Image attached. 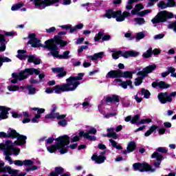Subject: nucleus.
<instances>
[{"label": "nucleus", "mask_w": 176, "mask_h": 176, "mask_svg": "<svg viewBox=\"0 0 176 176\" xmlns=\"http://www.w3.org/2000/svg\"><path fill=\"white\" fill-rule=\"evenodd\" d=\"M56 45H60V46H65L67 41H64L61 39V37L56 36L54 40H48L45 41V47L51 50V53H48V56H53L57 58H63L67 60L69 58V51H65L62 55L58 54V50Z\"/></svg>", "instance_id": "nucleus-1"}, {"label": "nucleus", "mask_w": 176, "mask_h": 176, "mask_svg": "<svg viewBox=\"0 0 176 176\" xmlns=\"http://www.w3.org/2000/svg\"><path fill=\"white\" fill-rule=\"evenodd\" d=\"M84 74H79L78 76L72 77L66 79L67 84H64L61 85H56L54 87V91L56 94H60L64 91H74L76 90L78 86L80 85V82L78 80H82V78L84 76Z\"/></svg>", "instance_id": "nucleus-2"}, {"label": "nucleus", "mask_w": 176, "mask_h": 176, "mask_svg": "<svg viewBox=\"0 0 176 176\" xmlns=\"http://www.w3.org/2000/svg\"><path fill=\"white\" fill-rule=\"evenodd\" d=\"M56 141H58L56 144L47 147L48 152L54 153L55 151L60 149L62 155L67 153L68 150L65 148V145H68L69 144V137L67 135L60 136L56 139Z\"/></svg>", "instance_id": "nucleus-3"}, {"label": "nucleus", "mask_w": 176, "mask_h": 176, "mask_svg": "<svg viewBox=\"0 0 176 176\" xmlns=\"http://www.w3.org/2000/svg\"><path fill=\"white\" fill-rule=\"evenodd\" d=\"M0 149L4 151L5 160H8L10 164H13L12 158L10 157L13 153L14 155H19L20 153V148H16L13 146V142L10 140H7L6 144H0Z\"/></svg>", "instance_id": "nucleus-4"}, {"label": "nucleus", "mask_w": 176, "mask_h": 176, "mask_svg": "<svg viewBox=\"0 0 176 176\" xmlns=\"http://www.w3.org/2000/svg\"><path fill=\"white\" fill-rule=\"evenodd\" d=\"M39 75L41 72L34 68L25 69V71L21 72L19 74L13 73L12 78L14 79L11 80V83H17L18 80H24V79H27L30 75Z\"/></svg>", "instance_id": "nucleus-5"}, {"label": "nucleus", "mask_w": 176, "mask_h": 176, "mask_svg": "<svg viewBox=\"0 0 176 176\" xmlns=\"http://www.w3.org/2000/svg\"><path fill=\"white\" fill-rule=\"evenodd\" d=\"M17 138V140L14 142V145H24L25 144V140L27 137L24 135H20L16 131L13 129H9L8 133L0 132V138Z\"/></svg>", "instance_id": "nucleus-6"}, {"label": "nucleus", "mask_w": 176, "mask_h": 176, "mask_svg": "<svg viewBox=\"0 0 176 176\" xmlns=\"http://www.w3.org/2000/svg\"><path fill=\"white\" fill-rule=\"evenodd\" d=\"M131 14L127 11H124L122 14V11L118 10L115 12L112 10H107L105 14V17L107 19H116V21H124L126 17H129Z\"/></svg>", "instance_id": "nucleus-7"}, {"label": "nucleus", "mask_w": 176, "mask_h": 176, "mask_svg": "<svg viewBox=\"0 0 176 176\" xmlns=\"http://www.w3.org/2000/svg\"><path fill=\"white\" fill-rule=\"evenodd\" d=\"M32 1L34 5L36 8H38L39 9H45L47 6H50L53 5V3H56L58 2L60 0H30ZM71 3V0H64L63 4V5H69Z\"/></svg>", "instance_id": "nucleus-8"}, {"label": "nucleus", "mask_w": 176, "mask_h": 176, "mask_svg": "<svg viewBox=\"0 0 176 176\" xmlns=\"http://www.w3.org/2000/svg\"><path fill=\"white\" fill-rule=\"evenodd\" d=\"M27 52L24 50H18V55L17 58H19V60H25L28 58V63H34L36 65H38V64H41V59L39 58H37L34 55L31 56H27L25 54Z\"/></svg>", "instance_id": "nucleus-9"}, {"label": "nucleus", "mask_w": 176, "mask_h": 176, "mask_svg": "<svg viewBox=\"0 0 176 176\" xmlns=\"http://www.w3.org/2000/svg\"><path fill=\"white\" fill-rule=\"evenodd\" d=\"M174 15L171 12H168L167 11H162L157 14L155 16L154 19L151 20L153 24H156L157 23H164L167 19H173Z\"/></svg>", "instance_id": "nucleus-10"}, {"label": "nucleus", "mask_w": 176, "mask_h": 176, "mask_svg": "<svg viewBox=\"0 0 176 176\" xmlns=\"http://www.w3.org/2000/svg\"><path fill=\"white\" fill-rule=\"evenodd\" d=\"M113 52L112 57L114 58V60H118L120 56L124 57V58H129V57H137L138 54H140L138 52L135 51H127L124 53L122 54L121 51H111Z\"/></svg>", "instance_id": "nucleus-11"}, {"label": "nucleus", "mask_w": 176, "mask_h": 176, "mask_svg": "<svg viewBox=\"0 0 176 176\" xmlns=\"http://www.w3.org/2000/svg\"><path fill=\"white\" fill-rule=\"evenodd\" d=\"M176 96V91L172 92L168 94V92L161 93L158 95V98L162 104H166V102H171L173 101V97Z\"/></svg>", "instance_id": "nucleus-12"}, {"label": "nucleus", "mask_w": 176, "mask_h": 176, "mask_svg": "<svg viewBox=\"0 0 176 176\" xmlns=\"http://www.w3.org/2000/svg\"><path fill=\"white\" fill-rule=\"evenodd\" d=\"M133 168L134 170L140 171L141 173L144 171H155V170H153L151 167V165L148 164H140V163H135L133 164Z\"/></svg>", "instance_id": "nucleus-13"}, {"label": "nucleus", "mask_w": 176, "mask_h": 176, "mask_svg": "<svg viewBox=\"0 0 176 176\" xmlns=\"http://www.w3.org/2000/svg\"><path fill=\"white\" fill-rule=\"evenodd\" d=\"M96 133H97V129L91 127L87 133H85L84 131H80L79 135L80 137H84V138L94 141L96 140V136H91L90 134H96Z\"/></svg>", "instance_id": "nucleus-14"}, {"label": "nucleus", "mask_w": 176, "mask_h": 176, "mask_svg": "<svg viewBox=\"0 0 176 176\" xmlns=\"http://www.w3.org/2000/svg\"><path fill=\"white\" fill-rule=\"evenodd\" d=\"M155 69H156V65H151L144 68L142 71L139 72L138 73V75L142 76V78H145V76H146L148 74L153 72Z\"/></svg>", "instance_id": "nucleus-15"}, {"label": "nucleus", "mask_w": 176, "mask_h": 176, "mask_svg": "<svg viewBox=\"0 0 176 176\" xmlns=\"http://www.w3.org/2000/svg\"><path fill=\"white\" fill-rule=\"evenodd\" d=\"M56 109H57V106H56V104H53L52 105V112L50 115H47L45 116L46 119L50 118V119H54L56 118V119H64V118H65V115H60L58 113H54V111H56Z\"/></svg>", "instance_id": "nucleus-16"}, {"label": "nucleus", "mask_w": 176, "mask_h": 176, "mask_svg": "<svg viewBox=\"0 0 176 176\" xmlns=\"http://www.w3.org/2000/svg\"><path fill=\"white\" fill-rule=\"evenodd\" d=\"M29 38L30 41L28 43L32 45V47H39L42 46V44H41V41L37 40L36 38H35V34H30Z\"/></svg>", "instance_id": "nucleus-17"}, {"label": "nucleus", "mask_w": 176, "mask_h": 176, "mask_svg": "<svg viewBox=\"0 0 176 176\" xmlns=\"http://www.w3.org/2000/svg\"><path fill=\"white\" fill-rule=\"evenodd\" d=\"M175 0H168V3H164V1H160L158 3V8L161 9H166V8H174L175 6Z\"/></svg>", "instance_id": "nucleus-18"}, {"label": "nucleus", "mask_w": 176, "mask_h": 176, "mask_svg": "<svg viewBox=\"0 0 176 176\" xmlns=\"http://www.w3.org/2000/svg\"><path fill=\"white\" fill-rule=\"evenodd\" d=\"M114 85H118L119 86H121L123 89H127V86L131 87L132 82L131 80H126L125 82H122L121 79H116L113 81Z\"/></svg>", "instance_id": "nucleus-19"}, {"label": "nucleus", "mask_w": 176, "mask_h": 176, "mask_svg": "<svg viewBox=\"0 0 176 176\" xmlns=\"http://www.w3.org/2000/svg\"><path fill=\"white\" fill-rule=\"evenodd\" d=\"M32 110L37 111V114H36L34 118L32 119V123H38L41 118V113H43L45 112V109L33 108Z\"/></svg>", "instance_id": "nucleus-20"}, {"label": "nucleus", "mask_w": 176, "mask_h": 176, "mask_svg": "<svg viewBox=\"0 0 176 176\" xmlns=\"http://www.w3.org/2000/svg\"><path fill=\"white\" fill-rule=\"evenodd\" d=\"M122 76V70L118 69V70H111L110 71L106 76V78H120Z\"/></svg>", "instance_id": "nucleus-21"}, {"label": "nucleus", "mask_w": 176, "mask_h": 176, "mask_svg": "<svg viewBox=\"0 0 176 176\" xmlns=\"http://www.w3.org/2000/svg\"><path fill=\"white\" fill-rule=\"evenodd\" d=\"M9 111H10V109L0 106V120H2L3 119H8Z\"/></svg>", "instance_id": "nucleus-22"}, {"label": "nucleus", "mask_w": 176, "mask_h": 176, "mask_svg": "<svg viewBox=\"0 0 176 176\" xmlns=\"http://www.w3.org/2000/svg\"><path fill=\"white\" fill-rule=\"evenodd\" d=\"M52 70L54 73L58 74V78H63L67 75V72L63 67L52 68Z\"/></svg>", "instance_id": "nucleus-23"}, {"label": "nucleus", "mask_w": 176, "mask_h": 176, "mask_svg": "<svg viewBox=\"0 0 176 176\" xmlns=\"http://www.w3.org/2000/svg\"><path fill=\"white\" fill-rule=\"evenodd\" d=\"M153 87H159L160 89H168L170 85L166 84L164 81L154 82L152 83Z\"/></svg>", "instance_id": "nucleus-24"}, {"label": "nucleus", "mask_w": 176, "mask_h": 176, "mask_svg": "<svg viewBox=\"0 0 176 176\" xmlns=\"http://www.w3.org/2000/svg\"><path fill=\"white\" fill-rule=\"evenodd\" d=\"M152 159H156L157 160V162L154 163L155 167H159L160 166V162L162 159H163V156L160 155L157 152H155L152 155H151Z\"/></svg>", "instance_id": "nucleus-25"}, {"label": "nucleus", "mask_w": 176, "mask_h": 176, "mask_svg": "<svg viewBox=\"0 0 176 176\" xmlns=\"http://www.w3.org/2000/svg\"><path fill=\"white\" fill-rule=\"evenodd\" d=\"M91 160H94L98 164H101V163H104V162H105L107 158L105 157L102 156V155L98 156L96 155H94L91 157Z\"/></svg>", "instance_id": "nucleus-26"}, {"label": "nucleus", "mask_w": 176, "mask_h": 176, "mask_svg": "<svg viewBox=\"0 0 176 176\" xmlns=\"http://www.w3.org/2000/svg\"><path fill=\"white\" fill-rule=\"evenodd\" d=\"M104 57V52H100L98 53L94 54L93 56H87V58H91L92 61L96 60H98V58H103Z\"/></svg>", "instance_id": "nucleus-27"}, {"label": "nucleus", "mask_w": 176, "mask_h": 176, "mask_svg": "<svg viewBox=\"0 0 176 176\" xmlns=\"http://www.w3.org/2000/svg\"><path fill=\"white\" fill-rule=\"evenodd\" d=\"M107 131H108L107 137L113 138L114 140H117L118 135L116 134V133H115L114 128L107 129Z\"/></svg>", "instance_id": "nucleus-28"}, {"label": "nucleus", "mask_w": 176, "mask_h": 176, "mask_svg": "<svg viewBox=\"0 0 176 176\" xmlns=\"http://www.w3.org/2000/svg\"><path fill=\"white\" fill-rule=\"evenodd\" d=\"M107 102H119L120 99L116 95H113V96H108L106 98Z\"/></svg>", "instance_id": "nucleus-29"}, {"label": "nucleus", "mask_w": 176, "mask_h": 176, "mask_svg": "<svg viewBox=\"0 0 176 176\" xmlns=\"http://www.w3.org/2000/svg\"><path fill=\"white\" fill-rule=\"evenodd\" d=\"M0 52H5L6 50V45H5V37L2 34H0Z\"/></svg>", "instance_id": "nucleus-30"}, {"label": "nucleus", "mask_w": 176, "mask_h": 176, "mask_svg": "<svg viewBox=\"0 0 176 176\" xmlns=\"http://www.w3.org/2000/svg\"><path fill=\"white\" fill-rule=\"evenodd\" d=\"M142 9H144V6H142V4H138L135 6V9L131 10V13L132 14L138 15V12H140V10H142Z\"/></svg>", "instance_id": "nucleus-31"}, {"label": "nucleus", "mask_w": 176, "mask_h": 176, "mask_svg": "<svg viewBox=\"0 0 176 176\" xmlns=\"http://www.w3.org/2000/svg\"><path fill=\"white\" fill-rule=\"evenodd\" d=\"M136 146H135V143L134 142H130L128 144V146L126 148L127 151L129 152V153L133 152L134 151V149H135Z\"/></svg>", "instance_id": "nucleus-32"}, {"label": "nucleus", "mask_w": 176, "mask_h": 176, "mask_svg": "<svg viewBox=\"0 0 176 176\" xmlns=\"http://www.w3.org/2000/svg\"><path fill=\"white\" fill-rule=\"evenodd\" d=\"M156 129H157V126H151L149 130L144 133L145 137H149L152 134V133H153L155 130H156Z\"/></svg>", "instance_id": "nucleus-33"}, {"label": "nucleus", "mask_w": 176, "mask_h": 176, "mask_svg": "<svg viewBox=\"0 0 176 176\" xmlns=\"http://www.w3.org/2000/svg\"><path fill=\"white\" fill-rule=\"evenodd\" d=\"M31 119H30V114L27 111L23 112V120H22L23 123H30Z\"/></svg>", "instance_id": "nucleus-34"}, {"label": "nucleus", "mask_w": 176, "mask_h": 176, "mask_svg": "<svg viewBox=\"0 0 176 176\" xmlns=\"http://www.w3.org/2000/svg\"><path fill=\"white\" fill-rule=\"evenodd\" d=\"M120 78H133V73L131 72H122Z\"/></svg>", "instance_id": "nucleus-35"}, {"label": "nucleus", "mask_w": 176, "mask_h": 176, "mask_svg": "<svg viewBox=\"0 0 176 176\" xmlns=\"http://www.w3.org/2000/svg\"><path fill=\"white\" fill-rule=\"evenodd\" d=\"M109 142L111 143V146H112L113 148H116V149H119V150L123 149V148L122 147V146H120V144H118V142H116L114 141L113 140L110 139V140H109Z\"/></svg>", "instance_id": "nucleus-36"}, {"label": "nucleus", "mask_w": 176, "mask_h": 176, "mask_svg": "<svg viewBox=\"0 0 176 176\" xmlns=\"http://www.w3.org/2000/svg\"><path fill=\"white\" fill-rule=\"evenodd\" d=\"M152 10H144L143 11H141L140 12H138V16H140V17H144V16H146V14H149Z\"/></svg>", "instance_id": "nucleus-37"}, {"label": "nucleus", "mask_w": 176, "mask_h": 176, "mask_svg": "<svg viewBox=\"0 0 176 176\" xmlns=\"http://www.w3.org/2000/svg\"><path fill=\"white\" fill-rule=\"evenodd\" d=\"M138 0H129L128 4L126 5L127 10H131L133 9V3L137 2Z\"/></svg>", "instance_id": "nucleus-38"}, {"label": "nucleus", "mask_w": 176, "mask_h": 176, "mask_svg": "<svg viewBox=\"0 0 176 176\" xmlns=\"http://www.w3.org/2000/svg\"><path fill=\"white\" fill-rule=\"evenodd\" d=\"M142 94L144 96V98H148L151 96V92L145 89H142Z\"/></svg>", "instance_id": "nucleus-39"}, {"label": "nucleus", "mask_w": 176, "mask_h": 176, "mask_svg": "<svg viewBox=\"0 0 176 176\" xmlns=\"http://www.w3.org/2000/svg\"><path fill=\"white\" fill-rule=\"evenodd\" d=\"M134 21H135V23H137L139 25L145 24V19H144V18H135L134 19Z\"/></svg>", "instance_id": "nucleus-40"}, {"label": "nucleus", "mask_w": 176, "mask_h": 176, "mask_svg": "<svg viewBox=\"0 0 176 176\" xmlns=\"http://www.w3.org/2000/svg\"><path fill=\"white\" fill-rule=\"evenodd\" d=\"M152 56V48H149L144 54H143V57L144 58H149Z\"/></svg>", "instance_id": "nucleus-41"}, {"label": "nucleus", "mask_w": 176, "mask_h": 176, "mask_svg": "<svg viewBox=\"0 0 176 176\" xmlns=\"http://www.w3.org/2000/svg\"><path fill=\"white\" fill-rule=\"evenodd\" d=\"M60 27L61 28H66L67 30L70 29L71 34H72V32H75V31H76L77 30L76 26L74 28H71V25H62Z\"/></svg>", "instance_id": "nucleus-42"}, {"label": "nucleus", "mask_w": 176, "mask_h": 176, "mask_svg": "<svg viewBox=\"0 0 176 176\" xmlns=\"http://www.w3.org/2000/svg\"><path fill=\"white\" fill-rule=\"evenodd\" d=\"M145 38V34L142 32H138L136 34V39L140 41V39H144Z\"/></svg>", "instance_id": "nucleus-43"}, {"label": "nucleus", "mask_w": 176, "mask_h": 176, "mask_svg": "<svg viewBox=\"0 0 176 176\" xmlns=\"http://www.w3.org/2000/svg\"><path fill=\"white\" fill-rule=\"evenodd\" d=\"M10 91H17L19 90V86L17 85H10L8 87Z\"/></svg>", "instance_id": "nucleus-44"}, {"label": "nucleus", "mask_w": 176, "mask_h": 176, "mask_svg": "<svg viewBox=\"0 0 176 176\" xmlns=\"http://www.w3.org/2000/svg\"><path fill=\"white\" fill-rule=\"evenodd\" d=\"M138 119H140V115L138 114L136 116H135L131 120V124H135V123H137V122H138Z\"/></svg>", "instance_id": "nucleus-45"}, {"label": "nucleus", "mask_w": 176, "mask_h": 176, "mask_svg": "<svg viewBox=\"0 0 176 176\" xmlns=\"http://www.w3.org/2000/svg\"><path fill=\"white\" fill-rule=\"evenodd\" d=\"M152 122L151 119H143L141 120L139 122H138V124H145V123H151Z\"/></svg>", "instance_id": "nucleus-46"}, {"label": "nucleus", "mask_w": 176, "mask_h": 176, "mask_svg": "<svg viewBox=\"0 0 176 176\" xmlns=\"http://www.w3.org/2000/svg\"><path fill=\"white\" fill-rule=\"evenodd\" d=\"M135 100L137 101V102H141V101H142V98H141V92H138L135 96Z\"/></svg>", "instance_id": "nucleus-47"}, {"label": "nucleus", "mask_w": 176, "mask_h": 176, "mask_svg": "<svg viewBox=\"0 0 176 176\" xmlns=\"http://www.w3.org/2000/svg\"><path fill=\"white\" fill-rule=\"evenodd\" d=\"M102 35H104L102 32H99L98 34L94 37V41L96 42L98 41L100 39H101V38H102Z\"/></svg>", "instance_id": "nucleus-48"}, {"label": "nucleus", "mask_w": 176, "mask_h": 176, "mask_svg": "<svg viewBox=\"0 0 176 176\" xmlns=\"http://www.w3.org/2000/svg\"><path fill=\"white\" fill-rule=\"evenodd\" d=\"M142 77H138V78H136L135 80V86H140V85H141V83H142Z\"/></svg>", "instance_id": "nucleus-49"}, {"label": "nucleus", "mask_w": 176, "mask_h": 176, "mask_svg": "<svg viewBox=\"0 0 176 176\" xmlns=\"http://www.w3.org/2000/svg\"><path fill=\"white\" fill-rule=\"evenodd\" d=\"M22 6H23V4L18 3V4L12 6L11 10H13V11L19 10V9H20V8H21Z\"/></svg>", "instance_id": "nucleus-50"}, {"label": "nucleus", "mask_w": 176, "mask_h": 176, "mask_svg": "<svg viewBox=\"0 0 176 176\" xmlns=\"http://www.w3.org/2000/svg\"><path fill=\"white\" fill-rule=\"evenodd\" d=\"M34 162L31 160H25L23 161V166H32Z\"/></svg>", "instance_id": "nucleus-51"}, {"label": "nucleus", "mask_w": 176, "mask_h": 176, "mask_svg": "<svg viewBox=\"0 0 176 176\" xmlns=\"http://www.w3.org/2000/svg\"><path fill=\"white\" fill-rule=\"evenodd\" d=\"M10 61V59L8 58H1L0 57V67H2V63H9Z\"/></svg>", "instance_id": "nucleus-52"}, {"label": "nucleus", "mask_w": 176, "mask_h": 176, "mask_svg": "<svg viewBox=\"0 0 176 176\" xmlns=\"http://www.w3.org/2000/svg\"><path fill=\"white\" fill-rule=\"evenodd\" d=\"M63 171H64V169L62 167L55 168V173H56L58 175L59 174H61Z\"/></svg>", "instance_id": "nucleus-53"}, {"label": "nucleus", "mask_w": 176, "mask_h": 176, "mask_svg": "<svg viewBox=\"0 0 176 176\" xmlns=\"http://www.w3.org/2000/svg\"><path fill=\"white\" fill-rule=\"evenodd\" d=\"M168 28L173 30V31L176 32V21L173 23H170L168 25Z\"/></svg>", "instance_id": "nucleus-54"}, {"label": "nucleus", "mask_w": 176, "mask_h": 176, "mask_svg": "<svg viewBox=\"0 0 176 176\" xmlns=\"http://www.w3.org/2000/svg\"><path fill=\"white\" fill-rule=\"evenodd\" d=\"M157 151L161 153H167V150L164 147H159L157 148Z\"/></svg>", "instance_id": "nucleus-55"}, {"label": "nucleus", "mask_w": 176, "mask_h": 176, "mask_svg": "<svg viewBox=\"0 0 176 176\" xmlns=\"http://www.w3.org/2000/svg\"><path fill=\"white\" fill-rule=\"evenodd\" d=\"M29 94H35L36 89L32 87H28Z\"/></svg>", "instance_id": "nucleus-56"}, {"label": "nucleus", "mask_w": 176, "mask_h": 176, "mask_svg": "<svg viewBox=\"0 0 176 176\" xmlns=\"http://www.w3.org/2000/svg\"><path fill=\"white\" fill-rule=\"evenodd\" d=\"M14 164H15V166H23L24 162H23L21 160H15L14 161Z\"/></svg>", "instance_id": "nucleus-57"}, {"label": "nucleus", "mask_w": 176, "mask_h": 176, "mask_svg": "<svg viewBox=\"0 0 176 176\" xmlns=\"http://www.w3.org/2000/svg\"><path fill=\"white\" fill-rule=\"evenodd\" d=\"M54 91V87L53 88H47L45 89V93H47V94H50Z\"/></svg>", "instance_id": "nucleus-58"}, {"label": "nucleus", "mask_w": 176, "mask_h": 176, "mask_svg": "<svg viewBox=\"0 0 176 176\" xmlns=\"http://www.w3.org/2000/svg\"><path fill=\"white\" fill-rule=\"evenodd\" d=\"M54 31H56V28H54V27H52V28L46 30V32H48L49 34H50L52 32H54Z\"/></svg>", "instance_id": "nucleus-59"}, {"label": "nucleus", "mask_w": 176, "mask_h": 176, "mask_svg": "<svg viewBox=\"0 0 176 176\" xmlns=\"http://www.w3.org/2000/svg\"><path fill=\"white\" fill-rule=\"evenodd\" d=\"M164 37V34H157L154 36V39H162V38Z\"/></svg>", "instance_id": "nucleus-60"}, {"label": "nucleus", "mask_w": 176, "mask_h": 176, "mask_svg": "<svg viewBox=\"0 0 176 176\" xmlns=\"http://www.w3.org/2000/svg\"><path fill=\"white\" fill-rule=\"evenodd\" d=\"M60 126H67V120H63L58 122Z\"/></svg>", "instance_id": "nucleus-61"}, {"label": "nucleus", "mask_w": 176, "mask_h": 176, "mask_svg": "<svg viewBox=\"0 0 176 176\" xmlns=\"http://www.w3.org/2000/svg\"><path fill=\"white\" fill-rule=\"evenodd\" d=\"M102 41H109L111 39V36L110 35H104L102 37Z\"/></svg>", "instance_id": "nucleus-62"}, {"label": "nucleus", "mask_w": 176, "mask_h": 176, "mask_svg": "<svg viewBox=\"0 0 176 176\" xmlns=\"http://www.w3.org/2000/svg\"><path fill=\"white\" fill-rule=\"evenodd\" d=\"M79 140V136H74L71 142H76Z\"/></svg>", "instance_id": "nucleus-63"}, {"label": "nucleus", "mask_w": 176, "mask_h": 176, "mask_svg": "<svg viewBox=\"0 0 176 176\" xmlns=\"http://www.w3.org/2000/svg\"><path fill=\"white\" fill-rule=\"evenodd\" d=\"M90 65H91V63H90L84 62V63H83V67L85 68H89V67H90Z\"/></svg>", "instance_id": "nucleus-64"}]
</instances>
